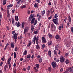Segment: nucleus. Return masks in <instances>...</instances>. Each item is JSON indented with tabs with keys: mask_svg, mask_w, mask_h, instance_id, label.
Listing matches in <instances>:
<instances>
[{
	"mask_svg": "<svg viewBox=\"0 0 73 73\" xmlns=\"http://www.w3.org/2000/svg\"><path fill=\"white\" fill-rule=\"evenodd\" d=\"M33 44H35V42L36 44H38V36H37L36 37V35H35L34 37L33 40Z\"/></svg>",
	"mask_w": 73,
	"mask_h": 73,
	"instance_id": "nucleus-1",
	"label": "nucleus"
},
{
	"mask_svg": "<svg viewBox=\"0 0 73 73\" xmlns=\"http://www.w3.org/2000/svg\"><path fill=\"white\" fill-rule=\"evenodd\" d=\"M29 31V27H26L25 28L24 30V32L25 34L26 33H27Z\"/></svg>",
	"mask_w": 73,
	"mask_h": 73,
	"instance_id": "nucleus-2",
	"label": "nucleus"
},
{
	"mask_svg": "<svg viewBox=\"0 0 73 73\" xmlns=\"http://www.w3.org/2000/svg\"><path fill=\"white\" fill-rule=\"evenodd\" d=\"M17 35H18V34H16V33L13 35V37L14 39H15V42H16V40H17Z\"/></svg>",
	"mask_w": 73,
	"mask_h": 73,
	"instance_id": "nucleus-3",
	"label": "nucleus"
},
{
	"mask_svg": "<svg viewBox=\"0 0 73 73\" xmlns=\"http://www.w3.org/2000/svg\"><path fill=\"white\" fill-rule=\"evenodd\" d=\"M51 28L52 31H54L56 30V27L53 23L51 25Z\"/></svg>",
	"mask_w": 73,
	"mask_h": 73,
	"instance_id": "nucleus-4",
	"label": "nucleus"
},
{
	"mask_svg": "<svg viewBox=\"0 0 73 73\" xmlns=\"http://www.w3.org/2000/svg\"><path fill=\"white\" fill-rule=\"evenodd\" d=\"M58 18L53 19L52 20V21L56 25L58 24Z\"/></svg>",
	"mask_w": 73,
	"mask_h": 73,
	"instance_id": "nucleus-5",
	"label": "nucleus"
},
{
	"mask_svg": "<svg viewBox=\"0 0 73 73\" xmlns=\"http://www.w3.org/2000/svg\"><path fill=\"white\" fill-rule=\"evenodd\" d=\"M60 61L61 63H62V62H64L65 61V58L64 57L62 56L60 58Z\"/></svg>",
	"mask_w": 73,
	"mask_h": 73,
	"instance_id": "nucleus-6",
	"label": "nucleus"
},
{
	"mask_svg": "<svg viewBox=\"0 0 73 73\" xmlns=\"http://www.w3.org/2000/svg\"><path fill=\"white\" fill-rule=\"evenodd\" d=\"M67 70L68 71H69V70H70L69 71L70 72H73V66H72V67L69 68L67 69Z\"/></svg>",
	"mask_w": 73,
	"mask_h": 73,
	"instance_id": "nucleus-7",
	"label": "nucleus"
},
{
	"mask_svg": "<svg viewBox=\"0 0 73 73\" xmlns=\"http://www.w3.org/2000/svg\"><path fill=\"white\" fill-rule=\"evenodd\" d=\"M51 65L53 68H55L56 66V63L55 62H52L51 63Z\"/></svg>",
	"mask_w": 73,
	"mask_h": 73,
	"instance_id": "nucleus-8",
	"label": "nucleus"
},
{
	"mask_svg": "<svg viewBox=\"0 0 73 73\" xmlns=\"http://www.w3.org/2000/svg\"><path fill=\"white\" fill-rule=\"evenodd\" d=\"M42 42L43 43H45L46 42V40L45 39V38L44 37H42Z\"/></svg>",
	"mask_w": 73,
	"mask_h": 73,
	"instance_id": "nucleus-9",
	"label": "nucleus"
},
{
	"mask_svg": "<svg viewBox=\"0 0 73 73\" xmlns=\"http://www.w3.org/2000/svg\"><path fill=\"white\" fill-rule=\"evenodd\" d=\"M37 17H38V21H40L41 20V14L40 13H38L37 14Z\"/></svg>",
	"mask_w": 73,
	"mask_h": 73,
	"instance_id": "nucleus-10",
	"label": "nucleus"
},
{
	"mask_svg": "<svg viewBox=\"0 0 73 73\" xmlns=\"http://www.w3.org/2000/svg\"><path fill=\"white\" fill-rule=\"evenodd\" d=\"M10 46L11 48H12L13 49L15 47V44H14V42H11Z\"/></svg>",
	"mask_w": 73,
	"mask_h": 73,
	"instance_id": "nucleus-11",
	"label": "nucleus"
},
{
	"mask_svg": "<svg viewBox=\"0 0 73 73\" xmlns=\"http://www.w3.org/2000/svg\"><path fill=\"white\" fill-rule=\"evenodd\" d=\"M7 17H10V14L9 13V10L8 9L7 10Z\"/></svg>",
	"mask_w": 73,
	"mask_h": 73,
	"instance_id": "nucleus-12",
	"label": "nucleus"
},
{
	"mask_svg": "<svg viewBox=\"0 0 73 73\" xmlns=\"http://www.w3.org/2000/svg\"><path fill=\"white\" fill-rule=\"evenodd\" d=\"M63 28H64L63 25L62 24L59 27L58 29L60 30H61V29H62Z\"/></svg>",
	"mask_w": 73,
	"mask_h": 73,
	"instance_id": "nucleus-13",
	"label": "nucleus"
},
{
	"mask_svg": "<svg viewBox=\"0 0 73 73\" xmlns=\"http://www.w3.org/2000/svg\"><path fill=\"white\" fill-rule=\"evenodd\" d=\"M31 45H32V41H29V43L27 45V46L28 47H29V46H30Z\"/></svg>",
	"mask_w": 73,
	"mask_h": 73,
	"instance_id": "nucleus-14",
	"label": "nucleus"
},
{
	"mask_svg": "<svg viewBox=\"0 0 73 73\" xmlns=\"http://www.w3.org/2000/svg\"><path fill=\"white\" fill-rule=\"evenodd\" d=\"M13 6V5L12 4L8 5L7 7V9H10V8L12 7Z\"/></svg>",
	"mask_w": 73,
	"mask_h": 73,
	"instance_id": "nucleus-15",
	"label": "nucleus"
},
{
	"mask_svg": "<svg viewBox=\"0 0 73 73\" xmlns=\"http://www.w3.org/2000/svg\"><path fill=\"white\" fill-rule=\"evenodd\" d=\"M35 26L34 25H31V29L32 31V32L33 31V29H34V28H35Z\"/></svg>",
	"mask_w": 73,
	"mask_h": 73,
	"instance_id": "nucleus-16",
	"label": "nucleus"
},
{
	"mask_svg": "<svg viewBox=\"0 0 73 73\" xmlns=\"http://www.w3.org/2000/svg\"><path fill=\"white\" fill-rule=\"evenodd\" d=\"M68 21L70 22V23H71V22H72V21L71 20V17H70V16H68Z\"/></svg>",
	"mask_w": 73,
	"mask_h": 73,
	"instance_id": "nucleus-17",
	"label": "nucleus"
},
{
	"mask_svg": "<svg viewBox=\"0 0 73 73\" xmlns=\"http://www.w3.org/2000/svg\"><path fill=\"white\" fill-rule=\"evenodd\" d=\"M48 53L49 56H50V57H51L52 56V52H51V51L50 50H49Z\"/></svg>",
	"mask_w": 73,
	"mask_h": 73,
	"instance_id": "nucleus-18",
	"label": "nucleus"
},
{
	"mask_svg": "<svg viewBox=\"0 0 73 73\" xmlns=\"http://www.w3.org/2000/svg\"><path fill=\"white\" fill-rule=\"evenodd\" d=\"M52 44V42L51 41H48V45H51Z\"/></svg>",
	"mask_w": 73,
	"mask_h": 73,
	"instance_id": "nucleus-19",
	"label": "nucleus"
},
{
	"mask_svg": "<svg viewBox=\"0 0 73 73\" xmlns=\"http://www.w3.org/2000/svg\"><path fill=\"white\" fill-rule=\"evenodd\" d=\"M28 53V52L27 50H25L23 52V54L24 55H27V53Z\"/></svg>",
	"mask_w": 73,
	"mask_h": 73,
	"instance_id": "nucleus-20",
	"label": "nucleus"
},
{
	"mask_svg": "<svg viewBox=\"0 0 73 73\" xmlns=\"http://www.w3.org/2000/svg\"><path fill=\"white\" fill-rule=\"evenodd\" d=\"M54 61H56V62H59V61H60L59 59L58 58H54Z\"/></svg>",
	"mask_w": 73,
	"mask_h": 73,
	"instance_id": "nucleus-21",
	"label": "nucleus"
},
{
	"mask_svg": "<svg viewBox=\"0 0 73 73\" xmlns=\"http://www.w3.org/2000/svg\"><path fill=\"white\" fill-rule=\"evenodd\" d=\"M41 15L42 16H44L45 13V10H44L43 11H41Z\"/></svg>",
	"mask_w": 73,
	"mask_h": 73,
	"instance_id": "nucleus-22",
	"label": "nucleus"
},
{
	"mask_svg": "<svg viewBox=\"0 0 73 73\" xmlns=\"http://www.w3.org/2000/svg\"><path fill=\"white\" fill-rule=\"evenodd\" d=\"M60 47L58 45H56L55 46V50H58V48H59Z\"/></svg>",
	"mask_w": 73,
	"mask_h": 73,
	"instance_id": "nucleus-23",
	"label": "nucleus"
},
{
	"mask_svg": "<svg viewBox=\"0 0 73 73\" xmlns=\"http://www.w3.org/2000/svg\"><path fill=\"white\" fill-rule=\"evenodd\" d=\"M35 18H33L31 21V24H33V23H34V22L35 21Z\"/></svg>",
	"mask_w": 73,
	"mask_h": 73,
	"instance_id": "nucleus-24",
	"label": "nucleus"
},
{
	"mask_svg": "<svg viewBox=\"0 0 73 73\" xmlns=\"http://www.w3.org/2000/svg\"><path fill=\"white\" fill-rule=\"evenodd\" d=\"M7 68H8V66L7 65H6L5 66H4V71H6Z\"/></svg>",
	"mask_w": 73,
	"mask_h": 73,
	"instance_id": "nucleus-25",
	"label": "nucleus"
},
{
	"mask_svg": "<svg viewBox=\"0 0 73 73\" xmlns=\"http://www.w3.org/2000/svg\"><path fill=\"white\" fill-rule=\"evenodd\" d=\"M33 18V16L32 15H31L30 17H29V21H31V20H32V19Z\"/></svg>",
	"mask_w": 73,
	"mask_h": 73,
	"instance_id": "nucleus-26",
	"label": "nucleus"
},
{
	"mask_svg": "<svg viewBox=\"0 0 73 73\" xmlns=\"http://www.w3.org/2000/svg\"><path fill=\"white\" fill-rule=\"evenodd\" d=\"M66 64L68 65V64H69V61L68 59H66L65 61Z\"/></svg>",
	"mask_w": 73,
	"mask_h": 73,
	"instance_id": "nucleus-27",
	"label": "nucleus"
},
{
	"mask_svg": "<svg viewBox=\"0 0 73 73\" xmlns=\"http://www.w3.org/2000/svg\"><path fill=\"white\" fill-rule=\"evenodd\" d=\"M54 12V11L53 10V8H51L50 9V13L51 14H52Z\"/></svg>",
	"mask_w": 73,
	"mask_h": 73,
	"instance_id": "nucleus-28",
	"label": "nucleus"
},
{
	"mask_svg": "<svg viewBox=\"0 0 73 73\" xmlns=\"http://www.w3.org/2000/svg\"><path fill=\"white\" fill-rule=\"evenodd\" d=\"M49 15H50V11L48 10L46 13V15L47 16H49Z\"/></svg>",
	"mask_w": 73,
	"mask_h": 73,
	"instance_id": "nucleus-29",
	"label": "nucleus"
},
{
	"mask_svg": "<svg viewBox=\"0 0 73 73\" xmlns=\"http://www.w3.org/2000/svg\"><path fill=\"white\" fill-rule=\"evenodd\" d=\"M60 38V36L58 35H56L55 36V38L56 39H59Z\"/></svg>",
	"mask_w": 73,
	"mask_h": 73,
	"instance_id": "nucleus-30",
	"label": "nucleus"
},
{
	"mask_svg": "<svg viewBox=\"0 0 73 73\" xmlns=\"http://www.w3.org/2000/svg\"><path fill=\"white\" fill-rule=\"evenodd\" d=\"M21 9H23V8H26V5H24L21 7Z\"/></svg>",
	"mask_w": 73,
	"mask_h": 73,
	"instance_id": "nucleus-31",
	"label": "nucleus"
},
{
	"mask_svg": "<svg viewBox=\"0 0 73 73\" xmlns=\"http://www.w3.org/2000/svg\"><path fill=\"white\" fill-rule=\"evenodd\" d=\"M15 19L16 21H18L19 20V18H18V16H15Z\"/></svg>",
	"mask_w": 73,
	"mask_h": 73,
	"instance_id": "nucleus-32",
	"label": "nucleus"
},
{
	"mask_svg": "<svg viewBox=\"0 0 73 73\" xmlns=\"http://www.w3.org/2000/svg\"><path fill=\"white\" fill-rule=\"evenodd\" d=\"M34 7L35 8H38V5L37 4V3H35L34 5Z\"/></svg>",
	"mask_w": 73,
	"mask_h": 73,
	"instance_id": "nucleus-33",
	"label": "nucleus"
},
{
	"mask_svg": "<svg viewBox=\"0 0 73 73\" xmlns=\"http://www.w3.org/2000/svg\"><path fill=\"white\" fill-rule=\"evenodd\" d=\"M35 66L37 69H38L39 68V64H35Z\"/></svg>",
	"mask_w": 73,
	"mask_h": 73,
	"instance_id": "nucleus-34",
	"label": "nucleus"
},
{
	"mask_svg": "<svg viewBox=\"0 0 73 73\" xmlns=\"http://www.w3.org/2000/svg\"><path fill=\"white\" fill-rule=\"evenodd\" d=\"M54 55H57V51L56 50H54Z\"/></svg>",
	"mask_w": 73,
	"mask_h": 73,
	"instance_id": "nucleus-35",
	"label": "nucleus"
},
{
	"mask_svg": "<svg viewBox=\"0 0 73 73\" xmlns=\"http://www.w3.org/2000/svg\"><path fill=\"white\" fill-rule=\"evenodd\" d=\"M42 60V58H40L39 60V63H41Z\"/></svg>",
	"mask_w": 73,
	"mask_h": 73,
	"instance_id": "nucleus-36",
	"label": "nucleus"
},
{
	"mask_svg": "<svg viewBox=\"0 0 73 73\" xmlns=\"http://www.w3.org/2000/svg\"><path fill=\"white\" fill-rule=\"evenodd\" d=\"M14 58H16V53L15 52H14Z\"/></svg>",
	"mask_w": 73,
	"mask_h": 73,
	"instance_id": "nucleus-37",
	"label": "nucleus"
},
{
	"mask_svg": "<svg viewBox=\"0 0 73 73\" xmlns=\"http://www.w3.org/2000/svg\"><path fill=\"white\" fill-rule=\"evenodd\" d=\"M48 35L49 38H51V37H52V34L50 33H48Z\"/></svg>",
	"mask_w": 73,
	"mask_h": 73,
	"instance_id": "nucleus-38",
	"label": "nucleus"
},
{
	"mask_svg": "<svg viewBox=\"0 0 73 73\" xmlns=\"http://www.w3.org/2000/svg\"><path fill=\"white\" fill-rule=\"evenodd\" d=\"M31 54H28L27 56V58H31Z\"/></svg>",
	"mask_w": 73,
	"mask_h": 73,
	"instance_id": "nucleus-39",
	"label": "nucleus"
},
{
	"mask_svg": "<svg viewBox=\"0 0 73 73\" xmlns=\"http://www.w3.org/2000/svg\"><path fill=\"white\" fill-rule=\"evenodd\" d=\"M27 70L28 71H29V70H30V66H29L27 68H26Z\"/></svg>",
	"mask_w": 73,
	"mask_h": 73,
	"instance_id": "nucleus-40",
	"label": "nucleus"
},
{
	"mask_svg": "<svg viewBox=\"0 0 73 73\" xmlns=\"http://www.w3.org/2000/svg\"><path fill=\"white\" fill-rule=\"evenodd\" d=\"M6 1H3V5H5V4H7V2H6Z\"/></svg>",
	"mask_w": 73,
	"mask_h": 73,
	"instance_id": "nucleus-41",
	"label": "nucleus"
},
{
	"mask_svg": "<svg viewBox=\"0 0 73 73\" xmlns=\"http://www.w3.org/2000/svg\"><path fill=\"white\" fill-rule=\"evenodd\" d=\"M20 22H18L17 23V27H20Z\"/></svg>",
	"mask_w": 73,
	"mask_h": 73,
	"instance_id": "nucleus-42",
	"label": "nucleus"
},
{
	"mask_svg": "<svg viewBox=\"0 0 73 73\" xmlns=\"http://www.w3.org/2000/svg\"><path fill=\"white\" fill-rule=\"evenodd\" d=\"M24 27V24L23 23H22V28H23Z\"/></svg>",
	"mask_w": 73,
	"mask_h": 73,
	"instance_id": "nucleus-43",
	"label": "nucleus"
},
{
	"mask_svg": "<svg viewBox=\"0 0 73 73\" xmlns=\"http://www.w3.org/2000/svg\"><path fill=\"white\" fill-rule=\"evenodd\" d=\"M34 69H35V72H37V71H38V70L37 69V68H36V67H34Z\"/></svg>",
	"mask_w": 73,
	"mask_h": 73,
	"instance_id": "nucleus-44",
	"label": "nucleus"
},
{
	"mask_svg": "<svg viewBox=\"0 0 73 73\" xmlns=\"http://www.w3.org/2000/svg\"><path fill=\"white\" fill-rule=\"evenodd\" d=\"M51 67H49L48 68V70L49 72H50V71H51Z\"/></svg>",
	"mask_w": 73,
	"mask_h": 73,
	"instance_id": "nucleus-45",
	"label": "nucleus"
},
{
	"mask_svg": "<svg viewBox=\"0 0 73 73\" xmlns=\"http://www.w3.org/2000/svg\"><path fill=\"white\" fill-rule=\"evenodd\" d=\"M36 49H38V48H40V46H39V45L37 44L36 46Z\"/></svg>",
	"mask_w": 73,
	"mask_h": 73,
	"instance_id": "nucleus-46",
	"label": "nucleus"
},
{
	"mask_svg": "<svg viewBox=\"0 0 73 73\" xmlns=\"http://www.w3.org/2000/svg\"><path fill=\"white\" fill-rule=\"evenodd\" d=\"M15 22V20L13 19V18L12 20V23L13 25H14V22Z\"/></svg>",
	"mask_w": 73,
	"mask_h": 73,
	"instance_id": "nucleus-47",
	"label": "nucleus"
},
{
	"mask_svg": "<svg viewBox=\"0 0 73 73\" xmlns=\"http://www.w3.org/2000/svg\"><path fill=\"white\" fill-rule=\"evenodd\" d=\"M11 60H12V59L11 58V57H9V59H8V62H9Z\"/></svg>",
	"mask_w": 73,
	"mask_h": 73,
	"instance_id": "nucleus-48",
	"label": "nucleus"
},
{
	"mask_svg": "<svg viewBox=\"0 0 73 73\" xmlns=\"http://www.w3.org/2000/svg\"><path fill=\"white\" fill-rule=\"evenodd\" d=\"M34 33L35 35H37L38 33V32L37 31H35L34 32Z\"/></svg>",
	"mask_w": 73,
	"mask_h": 73,
	"instance_id": "nucleus-49",
	"label": "nucleus"
},
{
	"mask_svg": "<svg viewBox=\"0 0 73 73\" xmlns=\"http://www.w3.org/2000/svg\"><path fill=\"white\" fill-rule=\"evenodd\" d=\"M5 10L3 7H1V11H4Z\"/></svg>",
	"mask_w": 73,
	"mask_h": 73,
	"instance_id": "nucleus-50",
	"label": "nucleus"
},
{
	"mask_svg": "<svg viewBox=\"0 0 73 73\" xmlns=\"http://www.w3.org/2000/svg\"><path fill=\"white\" fill-rule=\"evenodd\" d=\"M18 49L17 48V47H16L15 48V51L16 52L18 50Z\"/></svg>",
	"mask_w": 73,
	"mask_h": 73,
	"instance_id": "nucleus-51",
	"label": "nucleus"
},
{
	"mask_svg": "<svg viewBox=\"0 0 73 73\" xmlns=\"http://www.w3.org/2000/svg\"><path fill=\"white\" fill-rule=\"evenodd\" d=\"M66 20H67V18L66 17L64 18V21L65 22H66Z\"/></svg>",
	"mask_w": 73,
	"mask_h": 73,
	"instance_id": "nucleus-52",
	"label": "nucleus"
},
{
	"mask_svg": "<svg viewBox=\"0 0 73 73\" xmlns=\"http://www.w3.org/2000/svg\"><path fill=\"white\" fill-rule=\"evenodd\" d=\"M37 20H35V24L34 25H36V24H37Z\"/></svg>",
	"mask_w": 73,
	"mask_h": 73,
	"instance_id": "nucleus-53",
	"label": "nucleus"
},
{
	"mask_svg": "<svg viewBox=\"0 0 73 73\" xmlns=\"http://www.w3.org/2000/svg\"><path fill=\"white\" fill-rule=\"evenodd\" d=\"M68 55H69V53H66L65 54V56L66 57H68Z\"/></svg>",
	"mask_w": 73,
	"mask_h": 73,
	"instance_id": "nucleus-54",
	"label": "nucleus"
},
{
	"mask_svg": "<svg viewBox=\"0 0 73 73\" xmlns=\"http://www.w3.org/2000/svg\"><path fill=\"white\" fill-rule=\"evenodd\" d=\"M7 29V30H9V27L8 26H7L6 27Z\"/></svg>",
	"mask_w": 73,
	"mask_h": 73,
	"instance_id": "nucleus-55",
	"label": "nucleus"
},
{
	"mask_svg": "<svg viewBox=\"0 0 73 73\" xmlns=\"http://www.w3.org/2000/svg\"><path fill=\"white\" fill-rule=\"evenodd\" d=\"M23 70H24V71H25V72H26L27 71V69L25 68H24L23 69Z\"/></svg>",
	"mask_w": 73,
	"mask_h": 73,
	"instance_id": "nucleus-56",
	"label": "nucleus"
},
{
	"mask_svg": "<svg viewBox=\"0 0 73 73\" xmlns=\"http://www.w3.org/2000/svg\"><path fill=\"white\" fill-rule=\"evenodd\" d=\"M2 14H1V13H0V19H2Z\"/></svg>",
	"mask_w": 73,
	"mask_h": 73,
	"instance_id": "nucleus-57",
	"label": "nucleus"
},
{
	"mask_svg": "<svg viewBox=\"0 0 73 73\" xmlns=\"http://www.w3.org/2000/svg\"><path fill=\"white\" fill-rule=\"evenodd\" d=\"M58 17V16L57 15V14H55L54 15V17L55 18H57Z\"/></svg>",
	"mask_w": 73,
	"mask_h": 73,
	"instance_id": "nucleus-58",
	"label": "nucleus"
},
{
	"mask_svg": "<svg viewBox=\"0 0 73 73\" xmlns=\"http://www.w3.org/2000/svg\"><path fill=\"white\" fill-rule=\"evenodd\" d=\"M45 45L44 44H43L42 45V47L43 48H45Z\"/></svg>",
	"mask_w": 73,
	"mask_h": 73,
	"instance_id": "nucleus-59",
	"label": "nucleus"
},
{
	"mask_svg": "<svg viewBox=\"0 0 73 73\" xmlns=\"http://www.w3.org/2000/svg\"><path fill=\"white\" fill-rule=\"evenodd\" d=\"M1 59L2 61H4V57L3 56V58H1Z\"/></svg>",
	"mask_w": 73,
	"mask_h": 73,
	"instance_id": "nucleus-60",
	"label": "nucleus"
},
{
	"mask_svg": "<svg viewBox=\"0 0 73 73\" xmlns=\"http://www.w3.org/2000/svg\"><path fill=\"white\" fill-rule=\"evenodd\" d=\"M15 9L12 10V13L13 14L15 13Z\"/></svg>",
	"mask_w": 73,
	"mask_h": 73,
	"instance_id": "nucleus-61",
	"label": "nucleus"
},
{
	"mask_svg": "<svg viewBox=\"0 0 73 73\" xmlns=\"http://www.w3.org/2000/svg\"><path fill=\"white\" fill-rule=\"evenodd\" d=\"M52 17L51 16L48 18V20H50V19H52Z\"/></svg>",
	"mask_w": 73,
	"mask_h": 73,
	"instance_id": "nucleus-62",
	"label": "nucleus"
},
{
	"mask_svg": "<svg viewBox=\"0 0 73 73\" xmlns=\"http://www.w3.org/2000/svg\"><path fill=\"white\" fill-rule=\"evenodd\" d=\"M40 56V55H38L37 56V58H40V56Z\"/></svg>",
	"mask_w": 73,
	"mask_h": 73,
	"instance_id": "nucleus-63",
	"label": "nucleus"
},
{
	"mask_svg": "<svg viewBox=\"0 0 73 73\" xmlns=\"http://www.w3.org/2000/svg\"><path fill=\"white\" fill-rule=\"evenodd\" d=\"M25 4H26V5H28V4H29V3L27 2H25Z\"/></svg>",
	"mask_w": 73,
	"mask_h": 73,
	"instance_id": "nucleus-64",
	"label": "nucleus"
}]
</instances>
